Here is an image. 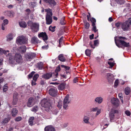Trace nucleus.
<instances>
[{
  "instance_id": "nucleus-34",
  "label": "nucleus",
  "mask_w": 131,
  "mask_h": 131,
  "mask_svg": "<svg viewBox=\"0 0 131 131\" xmlns=\"http://www.w3.org/2000/svg\"><path fill=\"white\" fill-rule=\"evenodd\" d=\"M34 119V117H30L28 120V122L29 124L32 126L33 125V120Z\"/></svg>"
},
{
  "instance_id": "nucleus-39",
  "label": "nucleus",
  "mask_w": 131,
  "mask_h": 131,
  "mask_svg": "<svg viewBox=\"0 0 131 131\" xmlns=\"http://www.w3.org/2000/svg\"><path fill=\"white\" fill-rule=\"evenodd\" d=\"M63 37H61L59 40V47H61V45L63 44Z\"/></svg>"
},
{
  "instance_id": "nucleus-22",
  "label": "nucleus",
  "mask_w": 131,
  "mask_h": 131,
  "mask_svg": "<svg viewBox=\"0 0 131 131\" xmlns=\"http://www.w3.org/2000/svg\"><path fill=\"white\" fill-rule=\"evenodd\" d=\"M45 131H55L54 128L51 126H49L45 128Z\"/></svg>"
},
{
  "instance_id": "nucleus-35",
  "label": "nucleus",
  "mask_w": 131,
  "mask_h": 131,
  "mask_svg": "<svg viewBox=\"0 0 131 131\" xmlns=\"http://www.w3.org/2000/svg\"><path fill=\"white\" fill-rule=\"evenodd\" d=\"M99 43V41L98 40H96L94 41V46H93L90 43V45L91 46V47L93 48H95V46H97L98 45Z\"/></svg>"
},
{
  "instance_id": "nucleus-12",
  "label": "nucleus",
  "mask_w": 131,
  "mask_h": 131,
  "mask_svg": "<svg viewBox=\"0 0 131 131\" xmlns=\"http://www.w3.org/2000/svg\"><path fill=\"white\" fill-rule=\"evenodd\" d=\"M39 38L42 37L44 41L47 40L48 39V37L45 32H41L38 35Z\"/></svg>"
},
{
  "instance_id": "nucleus-24",
  "label": "nucleus",
  "mask_w": 131,
  "mask_h": 131,
  "mask_svg": "<svg viewBox=\"0 0 131 131\" xmlns=\"http://www.w3.org/2000/svg\"><path fill=\"white\" fill-rule=\"evenodd\" d=\"M103 101V99L101 97H97L95 98V101L99 104L101 103Z\"/></svg>"
},
{
  "instance_id": "nucleus-50",
  "label": "nucleus",
  "mask_w": 131,
  "mask_h": 131,
  "mask_svg": "<svg viewBox=\"0 0 131 131\" xmlns=\"http://www.w3.org/2000/svg\"><path fill=\"white\" fill-rule=\"evenodd\" d=\"M108 63L110 65L111 68L114 65V62H111L109 61L108 62Z\"/></svg>"
},
{
  "instance_id": "nucleus-17",
  "label": "nucleus",
  "mask_w": 131,
  "mask_h": 131,
  "mask_svg": "<svg viewBox=\"0 0 131 131\" xmlns=\"http://www.w3.org/2000/svg\"><path fill=\"white\" fill-rule=\"evenodd\" d=\"M18 94L17 92H15L13 95V103L14 105H15L17 103L18 101Z\"/></svg>"
},
{
  "instance_id": "nucleus-32",
  "label": "nucleus",
  "mask_w": 131,
  "mask_h": 131,
  "mask_svg": "<svg viewBox=\"0 0 131 131\" xmlns=\"http://www.w3.org/2000/svg\"><path fill=\"white\" fill-rule=\"evenodd\" d=\"M52 109V108H51L49 112L50 113V112H51L53 114L56 115L58 112V110L54 108H53L52 110H51Z\"/></svg>"
},
{
  "instance_id": "nucleus-21",
  "label": "nucleus",
  "mask_w": 131,
  "mask_h": 131,
  "mask_svg": "<svg viewBox=\"0 0 131 131\" xmlns=\"http://www.w3.org/2000/svg\"><path fill=\"white\" fill-rule=\"evenodd\" d=\"M51 77V73H45L42 75V77L43 78L46 79H49Z\"/></svg>"
},
{
  "instance_id": "nucleus-62",
  "label": "nucleus",
  "mask_w": 131,
  "mask_h": 131,
  "mask_svg": "<svg viewBox=\"0 0 131 131\" xmlns=\"http://www.w3.org/2000/svg\"><path fill=\"white\" fill-rule=\"evenodd\" d=\"M101 113V110L100 109H99L97 111L95 114V116H96L99 115Z\"/></svg>"
},
{
  "instance_id": "nucleus-3",
  "label": "nucleus",
  "mask_w": 131,
  "mask_h": 131,
  "mask_svg": "<svg viewBox=\"0 0 131 131\" xmlns=\"http://www.w3.org/2000/svg\"><path fill=\"white\" fill-rule=\"evenodd\" d=\"M40 104L41 106L45 108V110L47 111H49L52 108L51 103L47 99H44L42 100Z\"/></svg>"
},
{
  "instance_id": "nucleus-9",
  "label": "nucleus",
  "mask_w": 131,
  "mask_h": 131,
  "mask_svg": "<svg viewBox=\"0 0 131 131\" xmlns=\"http://www.w3.org/2000/svg\"><path fill=\"white\" fill-rule=\"evenodd\" d=\"M118 113V111L117 110H112L109 115L110 121L111 122L113 121L115 118V114L116 113Z\"/></svg>"
},
{
  "instance_id": "nucleus-43",
  "label": "nucleus",
  "mask_w": 131,
  "mask_h": 131,
  "mask_svg": "<svg viewBox=\"0 0 131 131\" xmlns=\"http://www.w3.org/2000/svg\"><path fill=\"white\" fill-rule=\"evenodd\" d=\"M62 103L61 101H59L58 102V104L57 105L58 107L60 109H61L62 107Z\"/></svg>"
},
{
  "instance_id": "nucleus-19",
  "label": "nucleus",
  "mask_w": 131,
  "mask_h": 131,
  "mask_svg": "<svg viewBox=\"0 0 131 131\" xmlns=\"http://www.w3.org/2000/svg\"><path fill=\"white\" fill-rule=\"evenodd\" d=\"M31 42L32 43L36 44L39 42V40L36 37H34L31 38Z\"/></svg>"
},
{
  "instance_id": "nucleus-44",
  "label": "nucleus",
  "mask_w": 131,
  "mask_h": 131,
  "mask_svg": "<svg viewBox=\"0 0 131 131\" xmlns=\"http://www.w3.org/2000/svg\"><path fill=\"white\" fill-rule=\"evenodd\" d=\"M56 28L55 26L52 27L51 26H50L49 28V30L53 32L55 31V29Z\"/></svg>"
},
{
  "instance_id": "nucleus-26",
  "label": "nucleus",
  "mask_w": 131,
  "mask_h": 131,
  "mask_svg": "<svg viewBox=\"0 0 131 131\" xmlns=\"http://www.w3.org/2000/svg\"><path fill=\"white\" fill-rule=\"evenodd\" d=\"M66 85V84L65 83H62L58 86V89L59 90H62L64 89Z\"/></svg>"
},
{
  "instance_id": "nucleus-58",
  "label": "nucleus",
  "mask_w": 131,
  "mask_h": 131,
  "mask_svg": "<svg viewBox=\"0 0 131 131\" xmlns=\"http://www.w3.org/2000/svg\"><path fill=\"white\" fill-rule=\"evenodd\" d=\"M35 72H32L30 74H29L28 75V76L29 78H31L32 77L33 75H34V74H35Z\"/></svg>"
},
{
  "instance_id": "nucleus-31",
  "label": "nucleus",
  "mask_w": 131,
  "mask_h": 131,
  "mask_svg": "<svg viewBox=\"0 0 131 131\" xmlns=\"http://www.w3.org/2000/svg\"><path fill=\"white\" fill-rule=\"evenodd\" d=\"M7 16L10 17H13L14 16V13L13 11H7Z\"/></svg>"
},
{
  "instance_id": "nucleus-14",
  "label": "nucleus",
  "mask_w": 131,
  "mask_h": 131,
  "mask_svg": "<svg viewBox=\"0 0 131 131\" xmlns=\"http://www.w3.org/2000/svg\"><path fill=\"white\" fill-rule=\"evenodd\" d=\"M46 3H48L51 6H54L56 4V3L54 0H43Z\"/></svg>"
},
{
  "instance_id": "nucleus-46",
  "label": "nucleus",
  "mask_w": 131,
  "mask_h": 131,
  "mask_svg": "<svg viewBox=\"0 0 131 131\" xmlns=\"http://www.w3.org/2000/svg\"><path fill=\"white\" fill-rule=\"evenodd\" d=\"M38 110V107L37 106H35L32 108L31 110L32 111L36 112Z\"/></svg>"
},
{
  "instance_id": "nucleus-8",
  "label": "nucleus",
  "mask_w": 131,
  "mask_h": 131,
  "mask_svg": "<svg viewBox=\"0 0 131 131\" xmlns=\"http://www.w3.org/2000/svg\"><path fill=\"white\" fill-rule=\"evenodd\" d=\"M49 92L50 95L52 96H55L57 93V89L55 87L51 88L49 90Z\"/></svg>"
},
{
  "instance_id": "nucleus-59",
  "label": "nucleus",
  "mask_w": 131,
  "mask_h": 131,
  "mask_svg": "<svg viewBox=\"0 0 131 131\" xmlns=\"http://www.w3.org/2000/svg\"><path fill=\"white\" fill-rule=\"evenodd\" d=\"M62 67L64 68L66 70H68L70 68V67H69L63 65H61Z\"/></svg>"
},
{
  "instance_id": "nucleus-25",
  "label": "nucleus",
  "mask_w": 131,
  "mask_h": 131,
  "mask_svg": "<svg viewBox=\"0 0 131 131\" xmlns=\"http://www.w3.org/2000/svg\"><path fill=\"white\" fill-rule=\"evenodd\" d=\"M58 73H55V72H54L53 73H51V77L52 79H52V80L53 81H56L57 80V79H54L55 78H56L57 77V76H58Z\"/></svg>"
},
{
  "instance_id": "nucleus-4",
  "label": "nucleus",
  "mask_w": 131,
  "mask_h": 131,
  "mask_svg": "<svg viewBox=\"0 0 131 131\" xmlns=\"http://www.w3.org/2000/svg\"><path fill=\"white\" fill-rule=\"evenodd\" d=\"M27 24L32 32H36L38 31L39 24L38 23H33L32 21L30 20L27 22Z\"/></svg>"
},
{
  "instance_id": "nucleus-47",
  "label": "nucleus",
  "mask_w": 131,
  "mask_h": 131,
  "mask_svg": "<svg viewBox=\"0 0 131 131\" xmlns=\"http://www.w3.org/2000/svg\"><path fill=\"white\" fill-rule=\"evenodd\" d=\"M10 118H5L4 119L3 122L4 124L7 123L10 120Z\"/></svg>"
},
{
  "instance_id": "nucleus-2",
  "label": "nucleus",
  "mask_w": 131,
  "mask_h": 131,
  "mask_svg": "<svg viewBox=\"0 0 131 131\" xmlns=\"http://www.w3.org/2000/svg\"><path fill=\"white\" fill-rule=\"evenodd\" d=\"M117 38L118 39L116 40L115 39V41L116 46L118 47L123 48L124 47H128L129 46V43H127L122 40H123L126 39L125 37H118Z\"/></svg>"
},
{
  "instance_id": "nucleus-49",
  "label": "nucleus",
  "mask_w": 131,
  "mask_h": 131,
  "mask_svg": "<svg viewBox=\"0 0 131 131\" xmlns=\"http://www.w3.org/2000/svg\"><path fill=\"white\" fill-rule=\"evenodd\" d=\"M21 117L20 116H18L16 117L15 120L16 121L18 122L21 121Z\"/></svg>"
},
{
  "instance_id": "nucleus-15",
  "label": "nucleus",
  "mask_w": 131,
  "mask_h": 131,
  "mask_svg": "<svg viewBox=\"0 0 131 131\" xmlns=\"http://www.w3.org/2000/svg\"><path fill=\"white\" fill-rule=\"evenodd\" d=\"M107 76L108 81L110 82H113L114 78L112 74L110 73L107 74Z\"/></svg>"
},
{
  "instance_id": "nucleus-64",
  "label": "nucleus",
  "mask_w": 131,
  "mask_h": 131,
  "mask_svg": "<svg viewBox=\"0 0 131 131\" xmlns=\"http://www.w3.org/2000/svg\"><path fill=\"white\" fill-rule=\"evenodd\" d=\"M107 72V70L106 69H103L101 70V72L102 73H104Z\"/></svg>"
},
{
  "instance_id": "nucleus-42",
  "label": "nucleus",
  "mask_w": 131,
  "mask_h": 131,
  "mask_svg": "<svg viewBox=\"0 0 131 131\" xmlns=\"http://www.w3.org/2000/svg\"><path fill=\"white\" fill-rule=\"evenodd\" d=\"M39 77V75L38 74H35L33 77V80H34L35 82H36V81L37 79Z\"/></svg>"
},
{
  "instance_id": "nucleus-60",
  "label": "nucleus",
  "mask_w": 131,
  "mask_h": 131,
  "mask_svg": "<svg viewBox=\"0 0 131 131\" xmlns=\"http://www.w3.org/2000/svg\"><path fill=\"white\" fill-rule=\"evenodd\" d=\"M125 113L127 116H129L130 115V111L128 110H127L125 112Z\"/></svg>"
},
{
  "instance_id": "nucleus-23",
  "label": "nucleus",
  "mask_w": 131,
  "mask_h": 131,
  "mask_svg": "<svg viewBox=\"0 0 131 131\" xmlns=\"http://www.w3.org/2000/svg\"><path fill=\"white\" fill-rule=\"evenodd\" d=\"M11 112L12 116L13 117H15L17 114L18 111L16 108H13Z\"/></svg>"
},
{
  "instance_id": "nucleus-16",
  "label": "nucleus",
  "mask_w": 131,
  "mask_h": 131,
  "mask_svg": "<svg viewBox=\"0 0 131 131\" xmlns=\"http://www.w3.org/2000/svg\"><path fill=\"white\" fill-rule=\"evenodd\" d=\"M45 11L47 12V15L46 17H52V10L50 8L45 9Z\"/></svg>"
},
{
  "instance_id": "nucleus-51",
  "label": "nucleus",
  "mask_w": 131,
  "mask_h": 131,
  "mask_svg": "<svg viewBox=\"0 0 131 131\" xmlns=\"http://www.w3.org/2000/svg\"><path fill=\"white\" fill-rule=\"evenodd\" d=\"M122 93H120L118 94V97L121 100V101L122 103H123V100L122 99Z\"/></svg>"
},
{
  "instance_id": "nucleus-10",
  "label": "nucleus",
  "mask_w": 131,
  "mask_h": 131,
  "mask_svg": "<svg viewBox=\"0 0 131 131\" xmlns=\"http://www.w3.org/2000/svg\"><path fill=\"white\" fill-rule=\"evenodd\" d=\"M36 54L33 53H28L25 54V58L27 60H30L36 57Z\"/></svg>"
},
{
  "instance_id": "nucleus-40",
  "label": "nucleus",
  "mask_w": 131,
  "mask_h": 131,
  "mask_svg": "<svg viewBox=\"0 0 131 131\" xmlns=\"http://www.w3.org/2000/svg\"><path fill=\"white\" fill-rule=\"evenodd\" d=\"M84 27L86 29H88L90 27L89 23L86 21L84 22Z\"/></svg>"
},
{
  "instance_id": "nucleus-53",
  "label": "nucleus",
  "mask_w": 131,
  "mask_h": 131,
  "mask_svg": "<svg viewBox=\"0 0 131 131\" xmlns=\"http://www.w3.org/2000/svg\"><path fill=\"white\" fill-rule=\"evenodd\" d=\"M35 2H30L29 3V5L32 7H34L35 6Z\"/></svg>"
},
{
  "instance_id": "nucleus-30",
  "label": "nucleus",
  "mask_w": 131,
  "mask_h": 131,
  "mask_svg": "<svg viewBox=\"0 0 131 131\" xmlns=\"http://www.w3.org/2000/svg\"><path fill=\"white\" fill-rule=\"evenodd\" d=\"M9 51L8 50H5L3 54L6 55V57H9V58L11 57V56H12V54L11 53H9Z\"/></svg>"
},
{
  "instance_id": "nucleus-52",
  "label": "nucleus",
  "mask_w": 131,
  "mask_h": 131,
  "mask_svg": "<svg viewBox=\"0 0 131 131\" xmlns=\"http://www.w3.org/2000/svg\"><path fill=\"white\" fill-rule=\"evenodd\" d=\"M8 23V20L7 19H5L3 20V23L2 24L6 25H7Z\"/></svg>"
},
{
  "instance_id": "nucleus-28",
  "label": "nucleus",
  "mask_w": 131,
  "mask_h": 131,
  "mask_svg": "<svg viewBox=\"0 0 131 131\" xmlns=\"http://www.w3.org/2000/svg\"><path fill=\"white\" fill-rule=\"evenodd\" d=\"M58 59L59 60L62 62H64L66 61V59L62 54H60L59 55L58 57Z\"/></svg>"
},
{
  "instance_id": "nucleus-29",
  "label": "nucleus",
  "mask_w": 131,
  "mask_h": 131,
  "mask_svg": "<svg viewBox=\"0 0 131 131\" xmlns=\"http://www.w3.org/2000/svg\"><path fill=\"white\" fill-rule=\"evenodd\" d=\"M19 25L20 26L24 28H25L27 26V24L24 21H21L19 22Z\"/></svg>"
},
{
  "instance_id": "nucleus-6",
  "label": "nucleus",
  "mask_w": 131,
  "mask_h": 131,
  "mask_svg": "<svg viewBox=\"0 0 131 131\" xmlns=\"http://www.w3.org/2000/svg\"><path fill=\"white\" fill-rule=\"evenodd\" d=\"M71 101V98L69 97V95H67L65 97L63 102V107L65 109L68 107Z\"/></svg>"
},
{
  "instance_id": "nucleus-55",
  "label": "nucleus",
  "mask_w": 131,
  "mask_h": 131,
  "mask_svg": "<svg viewBox=\"0 0 131 131\" xmlns=\"http://www.w3.org/2000/svg\"><path fill=\"white\" fill-rule=\"evenodd\" d=\"M60 23L62 25H64L65 24V23L64 22V19L63 18H62L61 19Z\"/></svg>"
},
{
  "instance_id": "nucleus-37",
  "label": "nucleus",
  "mask_w": 131,
  "mask_h": 131,
  "mask_svg": "<svg viewBox=\"0 0 131 131\" xmlns=\"http://www.w3.org/2000/svg\"><path fill=\"white\" fill-rule=\"evenodd\" d=\"M85 54L88 57H90L91 55V51L88 49H86L85 51Z\"/></svg>"
},
{
  "instance_id": "nucleus-33",
  "label": "nucleus",
  "mask_w": 131,
  "mask_h": 131,
  "mask_svg": "<svg viewBox=\"0 0 131 131\" xmlns=\"http://www.w3.org/2000/svg\"><path fill=\"white\" fill-rule=\"evenodd\" d=\"M92 26H93L92 28V31H94L95 32H97L98 34V30L97 29L95 24L93 23Z\"/></svg>"
},
{
  "instance_id": "nucleus-45",
  "label": "nucleus",
  "mask_w": 131,
  "mask_h": 131,
  "mask_svg": "<svg viewBox=\"0 0 131 131\" xmlns=\"http://www.w3.org/2000/svg\"><path fill=\"white\" fill-rule=\"evenodd\" d=\"M121 24V23L120 22H118L117 23H115V27L118 28H119Z\"/></svg>"
},
{
  "instance_id": "nucleus-61",
  "label": "nucleus",
  "mask_w": 131,
  "mask_h": 131,
  "mask_svg": "<svg viewBox=\"0 0 131 131\" xmlns=\"http://www.w3.org/2000/svg\"><path fill=\"white\" fill-rule=\"evenodd\" d=\"M99 109L98 107H96L92 108L91 109V111L93 112H95L96 111H97Z\"/></svg>"
},
{
  "instance_id": "nucleus-13",
  "label": "nucleus",
  "mask_w": 131,
  "mask_h": 131,
  "mask_svg": "<svg viewBox=\"0 0 131 131\" xmlns=\"http://www.w3.org/2000/svg\"><path fill=\"white\" fill-rule=\"evenodd\" d=\"M35 103V100L31 97L28 100L27 105L28 107H31Z\"/></svg>"
},
{
  "instance_id": "nucleus-27",
  "label": "nucleus",
  "mask_w": 131,
  "mask_h": 131,
  "mask_svg": "<svg viewBox=\"0 0 131 131\" xmlns=\"http://www.w3.org/2000/svg\"><path fill=\"white\" fill-rule=\"evenodd\" d=\"M52 17H46V23L47 25L51 24L52 22Z\"/></svg>"
},
{
  "instance_id": "nucleus-20",
  "label": "nucleus",
  "mask_w": 131,
  "mask_h": 131,
  "mask_svg": "<svg viewBox=\"0 0 131 131\" xmlns=\"http://www.w3.org/2000/svg\"><path fill=\"white\" fill-rule=\"evenodd\" d=\"M90 117L88 116H84L83 118V122L86 124H89L90 123L89 122V120Z\"/></svg>"
},
{
  "instance_id": "nucleus-5",
  "label": "nucleus",
  "mask_w": 131,
  "mask_h": 131,
  "mask_svg": "<svg viewBox=\"0 0 131 131\" xmlns=\"http://www.w3.org/2000/svg\"><path fill=\"white\" fill-rule=\"evenodd\" d=\"M28 38L26 36L21 35L17 37L16 42L18 44H26L28 43Z\"/></svg>"
},
{
  "instance_id": "nucleus-38",
  "label": "nucleus",
  "mask_w": 131,
  "mask_h": 131,
  "mask_svg": "<svg viewBox=\"0 0 131 131\" xmlns=\"http://www.w3.org/2000/svg\"><path fill=\"white\" fill-rule=\"evenodd\" d=\"M43 66V63L42 62L39 63L37 64V67L39 69L41 70L42 69Z\"/></svg>"
},
{
  "instance_id": "nucleus-18",
  "label": "nucleus",
  "mask_w": 131,
  "mask_h": 131,
  "mask_svg": "<svg viewBox=\"0 0 131 131\" xmlns=\"http://www.w3.org/2000/svg\"><path fill=\"white\" fill-rule=\"evenodd\" d=\"M15 35L13 34H9L6 36L7 40L8 41H10L12 40Z\"/></svg>"
},
{
  "instance_id": "nucleus-56",
  "label": "nucleus",
  "mask_w": 131,
  "mask_h": 131,
  "mask_svg": "<svg viewBox=\"0 0 131 131\" xmlns=\"http://www.w3.org/2000/svg\"><path fill=\"white\" fill-rule=\"evenodd\" d=\"M119 81L118 79H116L115 81L114 82V86L116 87Z\"/></svg>"
},
{
  "instance_id": "nucleus-63",
  "label": "nucleus",
  "mask_w": 131,
  "mask_h": 131,
  "mask_svg": "<svg viewBox=\"0 0 131 131\" xmlns=\"http://www.w3.org/2000/svg\"><path fill=\"white\" fill-rule=\"evenodd\" d=\"M48 48V45H45L42 47V48L43 49H47Z\"/></svg>"
},
{
  "instance_id": "nucleus-41",
  "label": "nucleus",
  "mask_w": 131,
  "mask_h": 131,
  "mask_svg": "<svg viewBox=\"0 0 131 131\" xmlns=\"http://www.w3.org/2000/svg\"><path fill=\"white\" fill-rule=\"evenodd\" d=\"M130 91V88H129L128 87L126 88L125 89V94L126 95H128Z\"/></svg>"
},
{
  "instance_id": "nucleus-7",
  "label": "nucleus",
  "mask_w": 131,
  "mask_h": 131,
  "mask_svg": "<svg viewBox=\"0 0 131 131\" xmlns=\"http://www.w3.org/2000/svg\"><path fill=\"white\" fill-rule=\"evenodd\" d=\"M130 25H131V21L130 22L128 20L122 23V28L124 31L128 30L129 29Z\"/></svg>"
},
{
  "instance_id": "nucleus-36",
  "label": "nucleus",
  "mask_w": 131,
  "mask_h": 131,
  "mask_svg": "<svg viewBox=\"0 0 131 131\" xmlns=\"http://www.w3.org/2000/svg\"><path fill=\"white\" fill-rule=\"evenodd\" d=\"M19 50L21 52L24 53L26 51V47L24 46L20 47Z\"/></svg>"
},
{
  "instance_id": "nucleus-1",
  "label": "nucleus",
  "mask_w": 131,
  "mask_h": 131,
  "mask_svg": "<svg viewBox=\"0 0 131 131\" xmlns=\"http://www.w3.org/2000/svg\"><path fill=\"white\" fill-rule=\"evenodd\" d=\"M9 62L12 64H16V63H22L23 62L22 57L19 53H16L14 56H12L9 58Z\"/></svg>"
},
{
  "instance_id": "nucleus-48",
  "label": "nucleus",
  "mask_w": 131,
  "mask_h": 131,
  "mask_svg": "<svg viewBox=\"0 0 131 131\" xmlns=\"http://www.w3.org/2000/svg\"><path fill=\"white\" fill-rule=\"evenodd\" d=\"M90 20L91 22L92 23V25L93 24H95L96 22V19L93 18H92L90 19Z\"/></svg>"
},
{
  "instance_id": "nucleus-54",
  "label": "nucleus",
  "mask_w": 131,
  "mask_h": 131,
  "mask_svg": "<svg viewBox=\"0 0 131 131\" xmlns=\"http://www.w3.org/2000/svg\"><path fill=\"white\" fill-rule=\"evenodd\" d=\"M60 70V68L59 66H58L56 68V69L55 70V72L56 73L58 72Z\"/></svg>"
},
{
  "instance_id": "nucleus-57",
  "label": "nucleus",
  "mask_w": 131,
  "mask_h": 131,
  "mask_svg": "<svg viewBox=\"0 0 131 131\" xmlns=\"http://www.w3.org/2000/svg\"><path fill=\"white\" fill-rule=\"evenodd\" d=\"M7 90V84H5L3 88V91L4 92H5Z\"/></svg>"
},
{
  "instance_id": "nucleus-11",
  "label": "nucleus",
  "mask_w": 131,
  "mask_h": 131,
  "mask_svg": "<svg viewBox=\"0 0 131 131\" xmlns=\"http://www.w3.org/2000/svg\"><path fill=\"white\" fill-rule=\"evenodd\" d=\"M111 102L116 107L119 106L120 102L119 100L114 97L111 98Z\"/></svg>"
}]
</instances>
